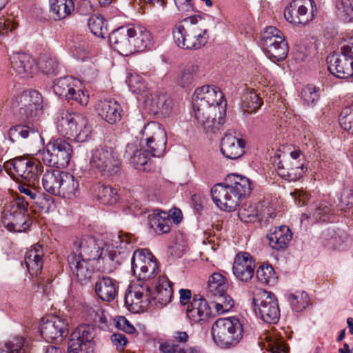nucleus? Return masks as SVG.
I'll return each instance as SVG.
<instances>
[{"label": "nucleus", "mask_w": 353, "mask_h": 353, "mask_svg": "<svg viewBox=\"0 0 353 353\" xmlns=\"http://www.w3.org/2000/svg\"><path fill=\"white\" fill-rule=\"evenodd\" d=\"M288 301L290 303L293 310L301 312L303 310L309 303V297L304 291L290 293L288 295Z\"/></svg>", "instance_id": "48"}, {"label": "nucleus", "mask_w": 353, "mask_h": 353, "mask_svg": "<svg viewBox=\"0 0 353 353\" xmlns=\"http://www.w3.org/2000/svg\"><path fill=\"white\" fill-rule=\"evenodd\" d=\"M90 163L103 175L112 176L119 171L121 162L114 149L104 145L93 150Z\"/></svg>", "instance_id": "13"}, {"label": "nucleus", "mask_w": 353, "mask_h": 353, "mask_svg": "<svg viewBox=\"0 0 353 353\" xmlns=\"http://www.w3.org/2000/svg\"><path fill=\"white\" fill-rule=\"evenodd\" d=\"M261 45L265 53L274 61H282L287 57L288 43L282 32L275 27L269 26L263 32Z\"/></svg>", "instance_id": "11"}, {"label": "nucleus", "mask_w": 353, "mask_h": 353, "mask_svg": "<svg viewBox=\"0 0 353 353\" xmlns=\"http://www.w3.org/2000/svg\"><path fill=\"white\" fill-rule=\"evenodd\" d=\"M40 332L48 342L61 341L68 334V324L65 319L58 316L43 318Z\"/></svg>", "instance_id": "17"}, {"label": "nucleus", "mask_w": 353, "mask_h": 353, "mask_svg": "<svg viewBox=\"0 0 353 353\" xmlns=\"http://www.w3.org/2000/svg\"><path fill=\"white\" fill-rule=\"evenodd\" d=\"M9 139L12 142H16L20 137L27 139L28 137L40 138V135L37 129L29 125H17L11 128L8 131Z\"/></svg>", "instance_id": "44"}, {"label": "nucleus", "mask_w": 353, "mask_h": 353, "mask_svg": "<svg viewBox=\"0 0 353 353\" xmlns=\"http://www.w3.org/2000/svg\"><path fill=\"white\" fill-rule=\"evenodd\" d=\"M63 171L48 170L43 176L42 183L44 189L52 194L57 195L60 185Z\"/></svg>", "instance_id": "43"}, {"label": "nucleus", "mask_w": 353, "mask_h": 353, "mask_svg": "<svg viewBox=\"0 0 353 353\" xmlns=\"http://www.w3.org/2000/svg\"><path fill=\"white\" fill-rule=\"evenodd\" d=\"M262 104L261 99L253 90H248L243 95L241 108L243 114H252L255 112Z\"/></svg>", "instance_id": "46"}, {"label": "nucleus", "mask_w": 353, "mask_h": 353, "mask_svg": "<svg viewBox=\"0 0 353 353\" xmlns=\"http://www.w3.org/2000/svg\"><path fill=\"white\" fill-rule=\"evenodd\" d=\"M94 329L87 325L77 327L71 334L68 353H92Z\"/></svg>", "instance_id": "16"}, {"label": "nucleus", "mask_w": 353, "mask_h": 353, "mask_svg": "<svg viewBox=\"0 0 353 353\" xmlns=\"http://www.w3.org/2000/svg\"><path fill=\"white\" fill-rule=\"evenodd\" d=\"M330 72L339 79H346L353 76V58H350L342 50L339 54L327 57Z\"/></svg>", "instance_id": "19"}, {"label": "nucleus", "mask_w": 353, "mask_h": 353, "mask_svg": "<svg viewBox=\"0 0 353 353\" xmlns=\"http://www.w3.org/2000/svg\"><path fill=\"white\" fill-rule=\"evenodd\" d=\"M228 288L226 278L222 274L214 272L210 276L207 292L210 297L215 299L214 308L219 314L228 312L234 306L233 299L227 293Z\"/></svg>", "instance_id": "9"}, {"label": "nucleus", "mask_w": 353, "mask_h": 353, "mask_svg": "<svg viewBox=\"0 0 353 353\" xmlns=\"http://www.w3.org/2000/svg\"><path fill=\"white\" fill-rule=\"evenodd\" d=\"M238 214L242 221L245 223L253 222L258 216V210L255 205L245 203L239 208Z\"/></svg>", "instance_id": "52"}, {"label": "nucleus", "mask_w": 353, "mask_h": 353, "mask_svg": "<svg viewBox=\"0 0 353 353\" xmlns=\"http://www.w3.org/2000/svg\"><path fill=\"white\" fill-rule=\"evenodd\" d=\"M74 9L73 0H50V12L55 20L65 19Z\"/></svg>", "instance_id": "41"}, {"label": "nucleus", "mask_w": 353, "mask_h": 353, "mask_svg": "<svg viewBox=\"0 0 353 353\" xmlns=\"http://www.w3.org/2000/svg\"><path fill=\"white\" fill-rule=\"evenodd\" d=\"M335 8L344 21L353 20V0H334Z\"/></svg>", "instance_id": "50"}, {"label": "nucleus", "mask_w": 353, "mask_h": 353, "mask_svg": "<svg viewBox=\"0 0 353 353\" xmlns=\"http://www.w3.org/2000/svg\"><path fill=\"white\" fill-rule=\"evenodd\" d=\"M94 191L98 200L104 205H112L119 200L117 190L112 186L97 184L94 186Z\"/></svg>", "instance_id": "42"}, {"label": "nucleus", "mask_w": 353, "mask_h": 353, "mask_svg": "<svg viewBox=\"0 0 353 353\" xmlns=\"http://www.w3.org/2000/svg\"><path fill=\"white\" fill-rule=\"evenodd\" d=\"M144 270H142L137 277L138 281H147L153 279L156 276L159 272V266L156 259L153 256V259H150L149 261H146V265L143 267Z\"/></svg>", "instance_id": "53"}, {"label": "nucleus", "mask_w": 353, "mask_h": 353, "mask_svg": "<svg viewBox=\"0 0 353 353\" xmlns=\"http://www.w3.org/2000/svg\"><path fill=\"white\" fill-rule=\"evenodd\" d=\"M301 96L307 104H314L319 99V89L312 85H307L302 90Z\"/></svg>", "instance_id": "59"}, {"label": "nucleus", "mask_w": 353, "mask_h": 353, "mask_svg": "<svg viewBox=\"0 0 353 353\" xmlns=\"http://www.w3.org/2000/svg\"><path fill=\"white\" fill-rule=\"evenodd\" d=\"M71 94L72 97H68L65 99L74 100L83 106H85L88 104L89 101V95L81 90V86L79 87V90H74V92H72Z\"/></svg>", "instance_id": "62"}, {"label": "nucleus", "mask_w": 353, "mask_h": 353, "mask_svg": "<svg viewBox=\"0 0 353 353\" xmlns=\"http://www.w3.org/2000/svg\"><path fill=\"white\" fill-rule=\"evenodd\" d=\"M10 60L11 68L21 78L31 77L38 71L36 60L28 54H13Z\"/></svg>", "instance_id": "21"}, {"label": "nucleus", "mask_w": 353, "mask_h": 353, "mask_svg": "<svg viewBox=\"0 0 353 353\" xmlns=\"http://www.w3.org/2000/svg\"><path fill=\"white\" fill-rule=\"evenodd\" d=\"M252 295L256 315L264 322L276 323L280 318V309L274 294L263 289H256Z\"/></svg>", "instance_id": "10"}, {"label": "nucleus", "mask_w": 353, "mask_h": 353, "mask_svg": "<svg viewBox=\"0 0 353 353\" xmlns=\"http://www.w3.org/2000/svg\"><path fill=\"white\" fill-rule=\"evenodd\" d=\"M41 67L46 74H52L55 72L58 68V63L53 58H48L41 61Z\"/></svg>", "instance_id": "64"}, {"label": "nucleus", "mask_w": 353, "mask_h": 353, "mask_svg": "<svg viewBox=\"0 0 353 353\" xmlns=\"http://www.w3.org/2000/svg\"><path fill=\"white\" fill-rule=\"evenodd\" d=\"M199 74V66L196 63L185 65L178 73L176 82L183 88L191 87L195 82Z\"/></svg>", "instance_id": "38"}, {"label": "nucleus", "mask_w": 353, "mask_h": 353, "mask_svg": "<svg viewBox=\"0 0 353 353\" xmlns=\"http://www.w3.org/2000/svg\"><path fill=\"white\" fill-rule=\"evenodd\" d=\"M177 10L181 13H188L194 10L193 0H174Z\"/></svg>", "instance_id": "63"}, {"label": "nucleus", "mask_w": 353, "mask_h": 353, "mask_svg": "<svg viewBox=\"0 0 353 353\" xmlns=\"http://www.w3.org/2000/svg\"><path fill=\"white\" fill-rule=\"evenodd\" d=\"M17 101L22 119H32L42 113V97L36 90L24 91L17 97Z\"/></svg>", "instance_id": "18"}, {"label": "nucleus", "mask_w": 353, "mask_h": 353, "mask_svg": "<svg viewBox=\"0 0 353 353\" xmlns=\"http://www.w3.org/2000/svg\"><path fill=\"white\" fill-rule=\"evenodd\" d=\"M16 27L17 24L11 19L0 18V38L13 31Z\"/></svg>", "instance_id": "61"}, {"label": "nucleus", "mask_w": 353, "mask_h": 353, "mask_svg": "<svg viewBox=\"0 0 353 353\" xmlns=\"http://www.w3.org/2000/svg\"><path fill=\"white\" fill-rule=\"evenodd\" d=\"M88 25L91 32L97 37L103 38L107 34V29L104 26V19L100 14L90 17Z\"/></svg>", "instance_id": "49"}, {"label": "nucleus", "mask_w": 353, "mask_h": 353, "mask_svg": "<svg viewBox=\"0 0 353 353\" xmlns=\"http://www.w3.org/2000/svg\"><path fill=\"white\" fill-rule=\"evenodd\" d=\"M81 81L72 77L67 76L59 78L54 81L53 90L54 93L65 99L72 97V92L79 90Z\"/></svg>", "instance_id": "35"}, {"label": "nucleus", "mask_w": 353, "mask_h": 353, "mask_svg": "<svg viewBox=\"0 0 353 353\" xmlns=\"http://www.w3.org/2000/svg\"><path fill=\"white\" fill-rule=\"evenodd\" d=\"M265 339L267 341V350L271 353H288V347L281 339H277L271 334H266Z\"/></svg>", "instance_id": "56"}, {"label": "nucleus", "mask_w": 353, "mask_h": 353, "mask_svg": "<svg viewBox=\"0 0 353 353\" xmlns=\"http://www.w3.org/2000/svg\"><path fill=\"white\" fill-rule=\"evenodd\" d=\"M148 223L150 227L158 234L169 232L172 225L170 214L159 210L149 215Z\"/></svg>", "instance_id": "37"}, {"label": "nucleus", "mask_w": 353, "mask_h": 353, "mask_svg": "<svg viewBox=\"0 0 353 353\" xmlns=\"http://www.w3.org/2000/svg\"><path fill=\"white\" fill-rule=\"evenodd\" d=\"M133 241V236L128 233L119 232L117 233L111 234L110 238L108 241H105L107 243V246L105 249H108L107 255L111 250L117 251V259L119 261V254L121 252V250L125 248L127 245L131 243Z\"/></svg>", "instance_id": "39"}, {"label": "nucleus", "mask_w": 353, "mask_h": 353, "mask_svg": "<svg viewBox=\"0 0 353 353\" xmlns=\"http://www.w3.org/2000/svg\"><path fill=\"white\" fill-rule=\"evenodd\" d=\"M131 40L134 52L143 51L152 46V34L145 28L142 26H132Z\"/></svg>", "instance_id": "36"}, {"label": "nucleus", "mask_w": 353, "mask_h": 353, "mask_svg": "<svg viewBox=\"0 0 353 353\" xmlns=\"http://www.w3.org/2000/svg\"><path fill=\"white\" fill-rule=\"evenodd\" d=\"M107 243L103 239H97L91 236L77 239L73 243L71 253L77 254L81 258L88 260H102L104 268L112 271L118 264L117 251L111 250L107 255L108 249H105Z\"/></svg>", "instance_id": "3"}, {"label": "nucleus", "mask_w": 353, "mask_h": 353, "mask_svg": "<svg viewBox=\"0 0 353 353\" xmlns=\"http://www.w3.org/2000/svg\"><path fill=\"white\" fill-rule=\"evenodd\" d=\"M28 343L23 336H13L0 342V353H26Z\"/></svg>", "instance_id": "40"}, {"label": "nucleus", "mask_w": 353, "mask_h": 353, "mask_svg": "<svg viewBox=\"0 0 353 353\" xmlns=\"http://www.w3.org/2000/svg\"><path fill=\"white\" fill-rule=\"evenodd\" d=\"M141 143L146 148L151 157H161L165 152L167 134L159 123L152 121L146 124L141 131Z\"/></svg>", "instance_id": "7"}, {"label": "nucleus", "mask_w": 353, "mask_h": 353, "mask_svg": "<svg viewBox=\"0 0 353 353\" xmlns=\"http://www.w3.org/2000/svg\"><path fill=\"white\" fill-rule=\"evenodd\" d=\"M339 123L344 130L353 134V109L344 108L340 114Z\"/></svg>", "instance_id": "58"}, {"label": "nucleus", "mask_w": 353, "mask_h": 353, "mask_svg": "<svg viewBox=\"0 0 353 353\" xmlns=\"http://www.w3.org/2000/svg\"><path fill=\"white\" fill-rule=\"evenodd\" d=\"M57 129L61 136L80 143L87 141L92 132L87 118L78 112H63L57 119Z\"/></svg>", "instance_id": "4"}, {"label": "nucleus", "mask_w": 353, "mask_h": 353, "mask_svg": "<svg viewBox=\"0 0 353 353\" xmlns=\"http://www.w3.org/2000/svg\"><path fill=\"white\" fill-rule=\"evenodd\" d=\"M89 261L74 253H70L68 256V265L72 274L81 283H86L92 277L93 268Z\"/></svg>", "instance_id": "24"}, {"label": "nucleus", "mask_w": 353, "mask_h": 353, "mask_svg": "<svg viewBox=\"0 0 353 353\" xmlns=\"http://www.w3.org/2000/svg\"><path fill=\"white\" fill-rule=\"evenodd\" d=\"M150 154L146 151V148L143 147V149L136 150L131 158V163L134 165L136 169L145 170L144 165H146L150 159Z\"/></svg>", "instance_id": "57"}, {"label": "nucleus", "mask_w": 353, "mask_h": 353, "mask_svg": "<svg viewBox=\"0 0 353 353\" xmlns=\"http://www.w3.org/2000/svg\"><path fill=\"white\" fill-rule=\"evenodd\" d=\"M41 172L42 166L39 159L29 157H18L17 177L27 181L29 185L34 184Z\"/></svg>", "instance_id": "22"}, {"label": "nucleus", "mask_w": 353, "mask_h": 353, "mask_svg": "<svg viewBox=\"0 0 353 353\" xmlns=\"http://www.w3.org/2000/svg\"><path fill=\"white\" fill-rule=\"evenodd\" d=\"M173 283L167 276H161L158 278L154 292L151 293V304L152 302L157 307H163L168 304L172 299Z\"/></svg>", "instance_id": "25"}, {"label": "nucleus", "mask_w": 353, "mask_h": 353, "mask_svg": "<svg viewBox=\"0 0 353 353\" xmlns=\"http://www.w3.org/2000/svg\"><path fill=\"white\" fill-rule=\"evenodd\" d=\"M242 323L236 318L217 319L212 326V335L214 343L221 348L235 347L243 337Z\"/></svg>", "instance_id": "5"}, {"label": "nucleus", "mask_w": 353, "mask_h": 353, "mask_svg": "<svg viewBox=\"0 0 353 353\" xmlns=\"http://www.w3.org/2000/svg\"><path fill=\"white\" fill-rule=\"evenodd\" d=\"M159 350L162 353H186V350L183 345L170 341L161 343Z\"/></svg>", "instance_id": "60"}, {"label": "nucleus", "mask_w": 353, "mask_h": 353, "mask_svg": "<svg viewBox=\"0 0 353 353\" xmlns=\"http://www.w3.org/2000/svg\"><path fill=\"white\" fill-rule=\"evenodd\" d=\"M79 186V183L77 178L68 172H63L60 188H59L57 195L68 199H74L77 196Z\"/></svg>", "instance_id": "34"}, {"label": "nucleus", "mask_w": 353, "mask_h": 353, "mask_svg": "<svg viewBox=\"0 0 353 353\" xmlns=\"http://www.w3.org/2000/svg\"><path fill=\"white\" fill-rule=\"evenodd\" d=\"M244 148L245 142L230 133H226L221 140V152L228 159L240 158L245 152Z\"/></svg>", "instance_id": "26"}, {"label": "nucleus", "mask_w": 353, "mask_h": 353, "mask_svg": "<svg viewBox=\"0 0 353 353\" xmlns=\"http://www.w3.org/2000/svg\"><path fill=\"white\" fill-rule=\"evenodd\" d=\"M125 304L132 313H139L151 304V291L143 281L132 282L125 292Z\"/></svg>", "instance_id": "14"}, {"label": "nucleus", "mask_w": 353, "mask_h": 353, "mask_svg": "<svg viewBox=\"0 0 353 353\" xmlns=\"http://www.w3.org/2000/svg\"><path fill=\"white\" fill-rule=\"evenodd\" d=\"M226 183H217L211 190L213 201L220 209L232 211L240 199L251 192L249 179L237 174H230Z\"/></svg>", "instance_id": "2"}, {"label": "nucleus", "mask_w": 353, "mask_h": 353, "mask_svg": "<svg viewBox=\"0 0 353 353\" xmlns=\"http://www.w3.org/2000/svg\"><path fill=\"white\" fill-rule=\"evenodd\" d=\"M258 280L268 285H274L276 281L275 272L272 266L263 265L256 271Z\"/></svg>", "instance_id": "51"}, {"label": "nucleus", "mask_w": 353, "mask_h": 353, "mask_svg": "<svg viewBox=\"0 0 353 353\" xmlns=\"http://www.w3.org/2000/svg\"><path fill=\"white\" fill-rule=\"evenodd\" d=\"M192 112L197 123L207 131L218 128L223 123L219 108L192 100Z\"/></svg>", "instance_id": "15"}, {"label": "nucleus", "mask_w": 353, "mask_h": 353, "mask_svg": "<svg viewBox=\"0 0 353 353\" xmlns=\"http://www.w3.org/2000/svg\"><path fill=\"white\" fill-rule=\"evenodd\" d=\"M292 232L287 226L275 228L267 235L270 246L276 250L285 249L292 239Z\"/></svg>", "instance_id": "33"}, {"label": "nucleus", "mask_w": 353, "mask_h": 353, "mask_svg": "<svg viewBox=\"0 0 353 353\" xmlns=\"http://www.w3.org/2000/svg\"><path fill=\"white\" fill-rule=\"evenodd\" d=\"M72 154V148L68 141L56 139L48 143L39 158L47 166L64 168L68 165Z\"/></svg>", "instance_id": "6"}, {"label": "nucleus", "mask_w": 353, "mask_h": 353, "mask_svg": "<svg viewBox=\"0 0 353 353\" xmlns=\"http://www.w3.org/2000/svg\"><path fill=\"white\" fill-rule=\"evenodd\" d=\"M4 225L11 232H22L30 226V219L27 213L10 209L4 214Z\"/></svg>", "instance_id": "27"}, {"label": "nucleus", "mask_w": 353, "mask_h": 353, "mask_svg": "<svg viewBox=\"0 0 353 353\" xmlns=\"http://www.w3.org/2000/svg\"><path fill=\"white\" fill-rule=\"evenodd\" d=\"M127 83L130 90L134 94H142L146 91L147 85L145 81L137 74H130Z\"/></svg>", "instance_id": "54"}, {"label": "nucleus", "mask_w": 353, "mask_h": 353, "mask_svg": "<svg viewBox=\"0 0 353 353\" xmlns=\"http://www.w3.org/2000/svg\"><path fill=\"white\" fill-rule=\"evenodd\" d=\"M131 39L132 26L120 27L114 30L109 36L110 46L123 56L134 53Z\"/></svg>", "instance_id": "20"}, {"label": "nucleus", "mask_w": 353, "mask_h": 353, "mask_svg": "<svg viewBox=\"0 0 353 353\" xmlns=\"http://www.w3.org/2000/svg\"><path fill=\"white\" fill-rule=\"evenodd\" d=\"M233 274L241 281L247 282L254 276V262L248 252H240L236 254L233 267Z\"/></svg>", "instance_id": "23"}, {"label": "nucleus", "mask_w": 353, "mask_h": 353, "mask_svg": "<svg viewBox=\"0 0 353 353\" xmlns=\"http://www.w3.org/2000/svg\"><path fill=\"white\" fill-rule=\"evenodd\" d=\"M274 163L278 174L289 181L299 179L305 172L303 155L300 150H294L287 157L276 154L274 156Z\"/></svg>", "instance_id": "8"}, {"label": "nucleus", "mask_w": 353, "mask_h": 353, "mask_svg": "<svg viewBox=\"0 0 353 353\" xmlns=\"http://www.w3.org/2000/svg\"><path fill=\"white\" fill-rule=\"evenodd\" d=\"M188 317L194 323L205 320L210 315V309L205 299L194 296L186 310Z\"/></svg>", "instance_id": "32"}, {"label": "nucleus", "mask_w": 353, "mask_h": 353, "mask_svg": "<svg viewBox=\"0 0 353 353\" xmlns=\"http://www.w3.org/2000/svg\"><path fill=\"white\" fill-rule=\"evenodd\" d=\"M97 111L103 120L110 124H114L121 119V108L116 101H100L97 105Z\"/></svg>", "instance_id": "30"}, {"label": "nucleus", "mask_w": 353, "mask_h": 353, "mask_svg": "<svg viewBox=\"0 0 353 353\" xmlns=\"http://www.w3.org/2000/svg\"><path fill=\"white\" fill-rule=\"evenodd\" d=\"M317 12L314 0H293L285 8L284 17L290 23L305 26L314 19Z\"/></svg>", "instance_id": "12"}, {"label": "nucleus", "mask_w": 353, "mask_h": 353, "mask_svg": "<svg viewBox=\"0 0 353 353\" xmlns=\"http://www.w3.org/2000/svg\"><path fill=\"white\" fill-rule=\"evenodd\" d=\"M150 259H153V255L148 250H137L134 252L131 265L132 271L135 276H137L139 272L144 270L143 267L146 265V261H149Z\"/></svg>", "instance_id": "45"}, {"label": "nucleus", "mask_w": 353, "mask_h": 353, "mask_svg": "<svg viewBox=\"0 0 353 353\" xmlns=\"http://www.w3.org/2000/svg\"><path fill=\"white\" fill-rule=\"evenodd\" d=\"M117 289L116 281L108 276L99 278L94 285V291L97 296L108 302L114 299L117 294Z\"/></svg>", "instance_id": "31"}, {"label": "nucleus", "mask_w": 353, "mask_h": 353, "mask_svg": "<svg viewBox=\"0 0 353 353\" xmlns=\"http://www.w3.org/2000/svg\"><path fill=\"white\" fill-rule=\"evenodd\" d=\"M223 98V94L218 87L203 85L194 91L192 100H197L201 103H206L219 108Z\"/></svg>", "instance_id": "28"}, {"label": "nucleus", "mask_w": 353, "mask_h": 353, "mask_svg": "<svg viewBox=\"0 0 353 353\" xmlns=\"http://www.w3.org/2000/svg\"><path fill=\"white\" fill-rule=\"evenodd\" d=\"M172 36L179 48L199 50L208 43V27L203 17L193 15L176 23L172 28Z\"/></svg>", "instance_id": "1"}, {"label": "nucleus", "mask_w": 353, "mask_h": 353, "mask_svg": "<svg viewBox=\"0 0 353 353\" xmlns=\"http://www.w3.org/2000/svg\"><path fill=\"white\" fill-rule=\"evenodd\" d=\"M43 248L39 244L33 245L26 252L25 263L31 275L37 276L40 273L43 265Z\"/></svg>", "instance_id": "29"}, {"label": "nucleus", "mask_w": 353, "mask_h": 353, "mask_svg": "<svg viewBox=\"0 0 353 353\" xmlns=\"http://www.w3.org/2000/svg\"><path fill=\"white\" fill-rule=\"evenodd\" d=\"M172 101L165 94H154L152 97V110L162 114H167L171 109Z\"/></svg>", "instance_id": "47"}, {"label": "nucleus", "mask_w": 353, "mask_h": 353, "mask_svg": "<svg viewBox=\"0 0 353 353\" xmlns=\"http://www.w3.org/2000/svg\"><path fill=\"white\" fill-rule=\"evenodd\" d=\"M331 212L332 210L329 205L321 202L314 206L310 216L315 221H325L328 219Z\"/></svg>", "instance_id": "55"}]
</instances>
